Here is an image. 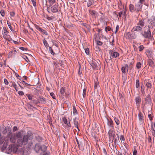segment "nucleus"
Listing matches in <instances>:
<instances>
[{
	"instance_id": "49530a36",
	"label": "nucleus",
	"mask_w": 155,
	"mask_h": 155,
	"mask_svg": "<svg viewBox=\"0 0 155 155\" xmlns=\"http://www.w3.org/2000/svg\"><path fill=\"white\" fill-rule=\"evenodd\" d=\"M97 45H102L103 44V43L102 42H101L100 41H97Z\"/></svg>"
},
{
	"instance_id": "4d7b16f0",
	"label": "nucleus",
	"mask_w": 155,
	"mask_h": 155,
	"mask_svg": "<svg viewBox=\"0 0 155 155\" xmlns=\"http://www.w3.org/2000/svg\"><path fill=\"white\" fill-rule=\"evenodd\" d=\"M10 15L11 16L13 17L14 16L15 13L14 12H12L10 13Z\"/></svg>"
},
{
	"instance_id": "864d4df0",
	"label": "nucleus",
	"mask_w": 155,
	"mask_h": 155,
	"mask_svg": "<svg viewBox=\"0 0 155 155\" xmlns=\"http://www.w3.org/2000/svg\"><path fill=\"white\" fill-rule=\"evenodd\" d=\"M119 29V26L118 25H117L116 28V30H115V34L117 32V31Z\"/></svg>"
},
{
	"instance_id": "0e129e2a",
	"label": "nucleus",
	"mask_w": 155,
	"mask_h": 155,
	"mask_svg": "<svg viewBox=\"0 0 155 155\" xmlns=\"http://www.w3.org/2000/svg\"><path fill=\"white\" fill-rule=\"evenodd\" d=\"M20 49L24 51L26 49L23 47H20Z\"/></svg>"
},
{
	"instance_id": "6ab92c4d",
	"label": "nucleus",
	"mask_w": 155,
	"mask_h": 155,
	"mask_svg": "<svg viewBox=\"0 0 155 155\" xmlns=\"http://www.w3.org/2000/svg\"><path fill=\"white\" fill-rule=\"evenodd\" d=\"M10 141L12 143H15V135L11 136L10 138Z\"/></svg>"
},
{
	"instance_id": "4c0bfd02",
	"label": "nucleus",
	"mask_w": 155,
	"mask_h": 155,
	"mask_svg": "<svg viewBox=\"0 0 155 155\" xmlns=\"http://www.w3.org/2000/svg\"><path fill=\"white\" fill-rule=\"evenodd\" d=\"M43 41V43H44V45L46 47H47H47L48 46V45L47 41L45 40V39Z\"/></svg>"
},
{
	"instance_id": "a18cd8bd",
	"label": "nucleus",
	"mask_w": 155,
	"mask_h": 155,
	"mask_svg": "<svg viewBox=\"0 0 155 155\" xmlns=\"http://www.w3.org/2000/svg\"><path fill=\"white\" fill-rule=\"evenodd\" d=\"M18 93L20 95L22 96L24 94V92L21 91H18Z\"/></svg>"
},
{
	"instance_id": "8fccbe9b",
	"label": "nucleus",
	"mask_w": 155,
	"mask_h": 155,
	"mask_svg": "<svg viewBox=\"0 0 155 155\" xmlns=\"http://www.w3.org/2000/svg\"><path fill=\"white\" fill-rule=\"evenodd\" d=\"M92 2L90 1H89L87 3V6L88 7L90 6Z\"/></svg>"
},
{
	"instance_id": "bf43d9fd",
	"label": "nucleus",
	"mask_w": 155,
	"mask_h": 155,
	"mask_svg": "<svg viewBox=\"0 0 155 155\" xmlns=\"http://www.w3.org/2000/svg\"><path fill=\"white\" fill-rule=\"evenodd\" d=\"M22 84H26L27 85H29L28 84L26 83L25 81H22Z\"/></svg>"
},
{
	"instance_id": "4be33fe9",
	"label": "nucleus",
	"mask_w": 155,
	"mask_h": 155,
	"mask_svg": "<svg viewBox=\"0 0 155 155\" xmlns=\"http://www.w3.org/2000/svg\"><path fill=\"white\" fill-rule=\"evenodd\" d=\"M113 122L112 120H107V124L108 125L110 126L112 128H114L113 126Z\"/></svg>"
},
{
	"instance_id": "b1692460",
	"label": "nucleus",
	"mask_w": 155,
	"mask_h": 155,
	"mask_svg": "<svg viewBox=\"0 0 155 155\" xmlns=\"http://www.w3.org/2000/svg\"><path fill=\"white\" fill-rule=\"evenodd\" d=\"M76 118H75V119H74V123L75 126L78 129V121L77 120H76Z\"/></svg>"
},
{
	"instance_id": "69168bd1",
	"label": "nucleus",
	"mask_w": 155,
	"mask_h": 155,
	"mask_svg": "<svg viewBox=\"0 0 155 155\" xmlns=\"http://www.w3.org/2000/svg\"><path fill=\"white\" fill-rule=\"evenodd\" d=\"M103 150L104 153L106 155L107 153L105 149L104 148L103 149Z\"/></svg>"
},
{
	"instance_id": "ea45409f",
	"label": "nucleus",
	"mask_w": 155,
	"mask_h": 155,
	"mask_svg": "<svg viewBox=\"0 0 155 155\" xmlns=\"http://www.w3.org/2000/svg\"><path fill=\"white\" fill-rule=\"evenodd\" d=\"M49 51L50 52V53L51 54H52L53 55H54V52L53 50H52V48L51 47H50L49 48Z\"/></svg>"
},
{
	"instance_id": "5fc2aeb1",
	"label": "nucleus",
	"mask_w": 155,
	"mask_h": 155,
	"mask_svg": "<svg viewBox=\"0 0 155 155\" xmlns=\"http://www.w3.org/2000/svg\"><path fill=\"white\" fill-rule=\"evenodd\" d=\"M27 96H28V99L30 100H32V97L31 95H29V94H27Z\"/></svg>"
},
{
	"instance_id": "052dcab7",
	"label": "nucleus",
	"mask_w": 155,
	"mask_h": 155,
	"mask_svg": "<svg viewBox=\"0 0 155 155\" xmlns=\"http://www.w3.org/2000/svg\"><path fill=\"white\" fill-rule=\"evenodd\" d=\"M25 58H24L25 59L26 61L27 62H28L29 61V60L28 59V58L26 56H25Z\"/></svg>"
},
{
	"instance_id": "473e14b6",
	"label": "nucleus",
	"mask_w": 155,
	"mask_h": 155,
	"mask_svg": "<svg viewBox=\"0 0 155 155\" xmlns=\"http://www.w3.org/2000/svg\"><path fill=\"white\" fill-rule=\"evenodd\" d=\"M126 68L125 67H123L121 68V71L122 73H126Z\"/></svg>"
},
{
	"instance_id": "58836bf2",
	"label": "nucleus",
	"mask_w": 155,
	"mask_h": 155,
	"mask_svg": "<svg viewBox=\"0 0 155 155\" xmlns=\"http://www.w3.org/2000/svg\"><path fill=\"white\" fill-rule=\"evenodd\" d=\"M114 120L117 125H118L120 124V122L118 119L115 118H114Z\"/></svg>"
},
{
	"instance_id": "9b49d317",
	"label": "nucleus",
	"mask_w": 155,
	"mask_h": 155,
	"mask_svg": "<svg viewBox=\"0 0 155 155\" xmlns=\"http://www.w3.org/2000/svg\"><path fill=\"white\" fill-rule=\"evenodd\" d=\"M51 9L53 12H58V5L56 4L51 6Z\"/></svg>"
},
{
	"instance_id": "1a4fd4ad",
	"label": "nucleus",
	"mask_w": 155,
	"mask_h": 155,
	"mask_svg": "<svg viewBox=\"0 0 155 155\" xmlns=\"http://www.w3.org/2000/svg\"><path fill=\"white\" fill-rule=\"evenodd\" d=\"M109 54L110 57L112 58H116L119 55V54L117 52L114 51L112 50L109 51Z\"/></svg>"
},
{
	"instance_id": "a19ab883",
	"label": "nucleus",
	"mask_w": 155,
	"mask_h": 155,
	"mask_svg": "<svg viewBox=\"0 0 155 155\" xmlns=\"http://www.w3.org/2000/svg\"><path fill=\"white\" fill-rule=\"evenodd\" d=\"M50 95L54 99H55V95L54 94V93L53 92L51 93H50Z\"/></svg>"
},
{
	"instance_id": "dca6fc26",
	"label": "nucleus",
	"mask_w": 155,
	"mask_h": 155,
	"mask_svg": "<svg viewBox=\"0 0 155 155\" xmlns=\"http://www.w3.org/2000/svg\"><path fill=\"white\" fill-rule=\"evenodd\" d=\"M37 29L39 31L42 32L43 34H44L46 35H48V33L46 31L43 29L42 28L38 27L37 28Z\"/></svg>"
},
{
	"instance_id": "4468645a",
	"label": "nucleus",
	"mask_w": 155,
	"mask_h": 155,
	"mask_svg": "<svg viewBox=\"0 0 155 155\" xmlns=\"http://www.w3.org/2000/svg\"><path fill=\"white\" fill-rule=\"evenodd\" d=\"M138 119L139 120L142 122L143 120V114L140 111L139 112Z\"/></svg>"
},
{
	"instance_id": "bb28decb",
	"label": "nucleus",
	"mask_w": 155,
	"mask_h": 155,
	"mask_svg": "<svg viewBox=\"0 0 155 155\" xmlns=\"http://www.w3.org/2000/svg\"><path fill=\"white\" fill-rule=\"evenodd\" d=\"M12 85L13 87H14L16 91L17 92L18 90V89L17 87V86L16 84L15 83H12Z\"/></svg>"
},
{
	"instance_id": "79ce46f5",
	"label": "nucleus",
	"mask_w": 155,
	"mask_h": 155,
	"mask_svg": "<svg viewBox=\"0 0 155 155\" xmlns=\"http://www.w3.org/2000/svg\"><path fill=\"white\" fill-rule=\"evenodd\" d=\"M111 29V28L110 27H106L105 29V30L107 32L108 31H110Z\"/></svg>"
},
{
	"instance_id": "3c124183",
	"label": "nucleus",
	"mask_w": 155,
	"mask_h": 155,
	"mask_svg": "<svg viewBox=\"0 0 155 155\" xmlns=\"http://www.w3.org/2000/svg\"><path fill=\"white\" fill-rule=\"evenodd\" d=\"M144 5H145V6L144 7V9H147L148 7V5L146 3H144Z\"/></svg>"
},
{
	"instance_id": "13d9d810",
	"label": "nucleus",
	"mask_w": 155,
	"mask_h": 155,
	"mask_svg": "<svg viewBox=\"0 0 155 155\" xmlns=\"http://www.w3.org/2000/svg\"><path fill=\"white\" fill-rule=\"evenodd\" d=\"M122 15H123V12H119V16L120 17H121V16Z\"/></svg>"
},
{
	"instance_id": "20e7f679",
	"label": "nucleus",
	"mask_w": 155,
	"mask_h": 155,
	"mask_svg": "<svg viewBox=\"0 0 155 155\" xmlns=\"http://www.w3.org/2000/svg\"><path fill=\"white\" fill-rule=\"evenodd\" d=\"M141 34L145 38H147L151 40L152 39V37L151 36L150 29L149 28L147 31H145V30H144V32L142 31Z\"/></svg>"
},
{
	"instance_id": "f257e3e1",
	"label": "nucleus",
	"mask_w": 155,
	"mask_h": 155,
	"mask_svg": "<svg viewBox=\"0 0 155 155\" xmlns=\"http://www.w3.org/2000/svg\"><path fill=\"white\" fill-rule=\"evenodd\" d=\"M47 150L46 146L41 145L39 144L35 145V150L37 153H39L40 155H46L47 153L46 152Z\"/></svg>"
},
{
	"instance_id": "6e6d98bb",
	"label": "nucleus",
	"mask_w": 155,
	"mask_h": 155,
	"mask_svg": "<svg viewBox=\"0 0 155 155\" xmlns=\"http://www.w3.org/2000/svg\"><path fill=\"white\" fill-rule=\"evenodd\" d=\"M148 117L150 120H152L153 118L151 114L148 115Z\"/></svg>"
},
{
	"instance_id": "c9c22d12",
	"label": "nucleus",
	"mask_w": 155,
	"mask_h": 155,
	"mask_svg": "<svg viewBox=\"0 0 155 155\" xmlns=\"http://www.w3.org/2000/svg\"><path fill=\"white\" fill-rule=\"evenodd\" d=\"M145 0H139V1L138 2L139 3H140L141 4L143 5V4H144V3H146L145 2Z\"/></svg>"
},
{
	"instance_id": "c85d7f7f",
	"label": "nucleus",
	"mask_w": 155,
	"mask_h": 155,
	"mask_svg": "<svg viewBox=\"0 0 155 155\" xmlns=\"http://www.w3.org/2000/svg\"><path fill=\"white\" fill-rule=\"evenodd\" d=\"M140 85L139 81L137 79L136 81L135 86L136 88H138Z\"/></svg>"
},
{
	"instance_id": "393cba45",
	"label": "nucleus",
	"mask_w": 155,
	"mask_h": 155,
	"mask_svg": "<svg viewBox=\"0 0 155 155\" xmlns=\"http://www.w3.org/2000/svg\"><path fill=\"white\" fill-rule=\"evenodd\" d=\"M65 91V89L64 87H63L61 88L60 91V93L61 94H63L64 93Z\"/></svg>"
},
{
	"instance_id": "774afa93",
	"label": "nucleus",
	"mask_w": 155,
	"mask_h": 155,
	"mask_svg": "<svg viewBox=\"0 0 155 155\" xmlns=\"http://www.w3.org/2000/svg\"><path fill=\"white\" fill-rule=\"evenodd\" d=\"M47 90L49 91L50 90V88L48 87H47Z\"/></svg>"
},
{
	"instance_id": "cd10ccee",
	"label": "nucleus",
	"mask_w": 155,
	"mask_h": 155,
	"mask_svg": "<svg viewBox=\"0 0 155 155\" xmlns=\"http://www.w3.org/2000/svg\"><path fill=\"white\" fill-rule=\"evenodd\" d=\"M142 65V64L140 62H138L136 64V67L137 68L139 69L140 68Z\"/></svg>"
},
{
	"instance_id": "0eeeda50",
	"label": "nucleus",
	"mask_w": 155,
	"mask_h": 155,
	"mask_svg": "<svg viewBox=\"0 0 155 155\" xmlns=\"http://www.w3.org/2000/svg\"><path fill=\"white\" fill-rule=\"evenodd\" d=\"M8 32L7 30L5 27H4L2 31V34L3 37L5 39H9V38L10 37L9 35H8Z\"/></svg>"
},
{
	"instance_id": "c756f323",
	"label": "nucleus",
	"mask_w": 155,
	"mask_h": 155,
	"mask_svg": "<svg viewBox=\"0 0 155 155\" xmlns=\"http://www.w3.org/2000/svg\"><path fill=\"white\" fill-rule=\"evenodd\" d=\"M7 23L8 27L12 31H13V30L12 29V26H11V23H10V22L7 21Z\"/></svg>"
},
{
	"instance_id": "2f4dec72",
	"label": "nucleus",
	"mask_w": 155,
	"mask_h": 155,
	"mask_svg": "<svg viewBox=\"0 0 155 155\" xmlns=\"http://www.w3.org/2000/svg\"><path fill=\"white\" fill-rule=\"evenodd\" d=\"M99 84L98 83V82L97 81H95L94 85V87L95 89H97V88L98 87Z\"/></svg>"
},
{
	"instance_id": "603ef678",
	"label": "nucleus",
	"mask_w": 155,
	"mask_h": 155,
	"mask_svg": "<svg viewBox=\"0 0 155 155\" xmlns=\"http://www.w3.org/2000/svg\"><path fill=\"white\" fill-rule=\"evenodd\" d=\"M1 15L3 16H4L5 15V12L3 10H1L0 12Z\"/></svg>"
},
{
	"instance_id": "37998d69",
	"label": "nucleus",
	"mask_w": 155,
	"mask_h": 155,
	"mask_svg": "<svg viewBox=\"0 0 155 155\" xmlns=\"http://www.w3.org/2000/svg\"><path fill=\"white\" fill-rule=\"evenodd\" d=\"M85 52L87 54H89V49L88 48H86L85 49Z\"/></svg>"
},
{
	"instance_id": "09e8293b",
	"label": "nucleus",
	"mask_w": 155,
	"mask_h": 155,
	"mask_svg": "<svg viewBox=\"0 0 155 155\" xmlns=\"http://www.w3.org/2000/svg\"><path fill=\"white\" fill-rule=\"evenodd\" d=\"M4 82L5 84L6 85H8V81L6 79H4Z\"/></svg>"
},
{
	"instance_id": "72a5a7b5",
	"label": "nucleus",
	"mask_w": 155,
	"mask_h": 155,
	"mask_svg": "<svg viewBox=\"0 0 155 155\" xmlns=\"http://www.w3.org/2000/svg\"><path fill=\"white\" fill-rule=\"evenodd\" d=\"M144 47L143 45H141L139 47V51H142L144 49Z\"/></svg>"
},
{
	"instance_id": "a211bd4d",
	"label": "nucleus",
	"mask_w": 155,
	"mask_h": 155,
	"mask_svg": "<svg viewBox=\"0 0 155 155\" xmlns=\"http://www.w3.org/2000/svg\"><path fill=\"white\" fill-rule=\"evenodd\" d=\"M135 101L136 104L137 105H139L141 102V99L140 97L139 96L137 97L135 99Z\"/></svg>"
},
{
	"instance_id": "39448f33",
	"label": "nucleus",
	"mask_w": 155,
	"mask_h": 155,
	"mask_svg": "<svg viewBox=\"0 0 155 155\" xmlns=\"http://www.w3.org/2000/svg\"><path fill=\"white\" fill-rule=\"evenodd\" d=\"M90 64L94 69H98L99 67V64L98 61L95 59H93L90 62Z\"/></svg>"
},
{
	"instance_id": "e433bc0d",
	"label": "nucleus",
	"mask_w": 155,
	"mask_h": 155,
	"mask_svg": "<svg viewBox=\"0 0 155 155\" xmlns=\"http://www.w3.org/2000/svg\"><path fill=\"white\" fill-rule=\"evenodd\" d=\"M86 89H84L83 90V97H84L86 96Z\"/></svg>"
},
{
	"instance_id": "f704fd0d",
	"label": "nucleus",
	"mask_w": 155,
	"mask_h": 155,
	"mask_svg": "<svg viewBox=\"0 0 155 155\" xmlns=\"http://www.w3.org/2000/svg\"><path fill=\"white\" fill-rule=\"evenodd\" d=\"M120 139L122 142H124L125 140L124 138L123 135H121L120 137Z\"/></svg>"
},
{
	"instance_id": "7c9ffc66",
	"label": "nucleus",
	"mask_w": 155,
	"mask_h": 155,
	"mask_svg": "<svg viewBox=\"0 0 155 155\" xmlns=\"http://www.w3.org/2000/svg\"><path fill=\"white\" fill-rule=\"evenodd\" d=\"M146 86L149 88H150L151 87L152 85L150 82H147L146 84Z\"/></svg>"
},
{
	"instance_id": "7ed1b4c3",
	"label": "nucleus",
	"mask_w": 155,
	"mask_h": 155,
	"mask_svg": "<svg viewBox=\"0 0 155 155\" xmlns=\"http://www.w3.org/2000/svg\"><path fill=\"white\" fill-rule=\"evenodd\" d=\"M146 26H144V23L143 21L140 20L137 24V25L134 26L133 28V31H136L139 32H141L142 29L145 28Z\"/></svg>"
},
{
	"instance_id": "f3484780",
	"label": "nucleus",
	"mask_w": 155,
	"mask_h": 155,
	"mask_svg": "<svg viewBox=\"0 0 155 155\" xmlns=\"http://www.w3.org/2000/svg\"><path fill=\"white\" fill-rule=\"evenodd\" d=\"M145 101L146 103L150 104L151 102V99L150 95H148L145 98Z\"/></svg>"
},
{
	"instance_id": "ddd939ff",
	"label": "nucleus",
	"mask_w": 155,
	"mask_h": 155,
	"mask_svg": "<svg viewBox=\"0 0 155 155\" xmlns=\"http://www.w3.org/2000/svg\"><path fill=\"white\" fill-rule=\"evenodd\" d=\"M90 14L93 17H95L98 15L97 13L95 11L91 10L89 11Z\"/></svg>"
},
{
	"instance_id": "5701e85b",
	"label": "nucleus",
	"mask_w": 155,
	"mask_h": 155,
	"mask_svg": "<svg viewBox=\"0 0 155 155\" xmlns=\"http://www.w3.org/2000/svg\"><path fill=\"white\" fill-rule=\"evenodd\" d=\"M73 114L75 115L78 114L77 111L74 106H73Z\"/></svg>"
},
{
	"instance_id": "e2e57ef3",
	"label": "nucleus",
	"mask_w": 155,
	"mask_h": 155,
	"mask_svg": "<svg viewBox=\"0 0 155 155\" xmlns=\"http://www.w3.org/2000/svg\"><path fill=\"white\" fill-rule=\"evenodd\" d=\"M127 10L126 9L124 10V12H123V15H125L126 13Z\"/></svg>"
},
{
	"instance_id": "aec40b11",
	"label": "nucleus",
	"mask_w": 155,
	"mask_h": 155,
	"mask_svg": "<svg viewBox=\"0 0 155 155\" xmlns=\"http://www.w3.org/2000/svg\"><path fill=\"white\" fill-rule=\"evenodd\" d=\"M48 1L49 4V6L50 7L56 4L55 0H48Z\"/></svg>"
},
{
	"instance_id": "f03ea898",
	"label": "nucleus",
	"mask_w": 155,
	"mask_h": 155,
	"mask_svg": "<svg viewBox=\"0 0 155 155\" xmlns=\"http://www.w3.org/2000/svg\"><path fill=\"white\" fill-rule=\"evenodd\" d=\"M30 132H28L27 135H24L23 138L19 139L17 141L18 146L20 147L22 146L23 145H25L28 142V138L29 136V134Z\"/></svg>"
},
{
	"instance_id": "2eb2a0df",
	"label": "nucleus",
	"mask_w": 155,
	"mask_h": 155,
	"mask_svg": "<svg viewBox=\"0 0 155 155\" xmlns=\"http://www.w3.org/2000/svg\"><path fill=\"white\" fill-rule=\"evenodd\" d=\"M62 120L64 123L66 124L68 127H71V125L70 122H68L67 120L65 117L63 118Z\"/></svg>"
},
{
	"instance_id": "423d86ee",
	"label": "nucleus",
	"mask_w": 155,
	"mask_h": 155,
	"mask_svg": "<svg viewBox=\"0 0 155 155\" xmlns=\"http://www.w3.org/2000/svg\"><path fill=\"white\" fill-rule=\"evenodd\" d=\"M146 54L148 58L153 59L155 57V51L147 50L146 51Z\"/></svg>"
},
{
	"instance_id": "a878e982",
	"label": "nucleus",
	"mask_w": 155,
	"mask_h": 155,
	"mask_svg": "<svg viewBox=\"0 0 155 155\" xmlns=\"http://www.w3.org/2000/svg\"><path fill=\"white\" fill-rule=\"evenodd\" d=\"M148 63L149 64L150 66L153 65L154 64L153 62L151 59H149L148 61Z\"/></svg>"
},
{
	"instance_id": "9d476101",
	"label": "nucleus",
	"mask_w": 155,
	"mask_h": 155,
	"mask_svg": "<svg viewBox=\"0 0 155 155\" xmlns=\"http://www.w3.org/2000/svg\"><path fill=\"white\" fill-rule=\"evenodd\" d=\"M109 137L110 139H114V128L110 130L108 132Z\"/></svg>"
},
{
	"instance_id": "f8f14e48",
	"label": "nucleus",
	"mask_w": 155,
	"mask_h": 155,
	"mask_svg": "<svg viewBox=\"0 0 155 155\" xmlns=\"http://www.w3.org/2000/svg\"><path fill=\"white\" fill-rule=\"evenodd\" d=\"M130 11L132 12H136V9L135 8V6H134V5L131 4H130L129 7Z\"/></svg>"
},
{
	"instance_id": "de8ad7c7",
	"label": "nucleus",
	"mask_w": 155,
	"mask_h": 155,
	"mask_svg": "<svg viewBox=\"0 0 155 155\" xmlns=\"http://www.w3.org/2000/svg\"><path fill=\"white\" fill-rule=\"evenodd\" d=\"M137 151L135 148L134 149L133 155H137Z\"/></svg>"
},
{
	"instance_id": "c03bdc74",
	"label": "nucleus",
	"mask_w": 155,
	"mask_h": 155,
	"mask_svg": "<svg viewBox=\"0 0 155 155\" xmlns=\"http://www.w3.org/2000/svg\"><path fill=\"white\" fill-rule=\"evenodd\" d=\"M31 2H32L33 6L34 7L36 6V3L35 0H31Z\"/></svg>"
},
{
	"instance_id": "6e6552de",
	"label": "nucleus",
	"mask_w": 155,
	"mask_h": 155,
	"mask_svg": "<svg viewBox=\"0 0 155 155\" xmlns=\"http://www.w3.org/2000/svg\"><path fill=\"white\" fill-rule=\"evenodd\" d=\"M136 9V12L138 13L139 11H141L143 6V5L138 2L135 5Z\"/></svg>"
},
{
	"instance_id": "680f3d73",
	"label": "nucleus",
	"mask_w": 155,
	"mask_h": 155,
	"mask_svg": "<svg viewBox=\"0 0 155 155\" xmlns=\"http://www.w3.org/2000/svg\"><path fill=\"white\" fill-rule=\"evenodd\" d=\"M17 130V127H14L13 130L14 131H15Z\"/></svg>"
},
{
	"instance_id": "338daca9",
	"label": "nucleus",
	"mask_w": 155,
	"mask_h": 155,
	"mask_svg": "<svg viewBox=\"0 0 155 155\" xmlns=\"http://www.w3.org/2000/svg\"><path fill=\"white\" fill-rule=\"evenodd\" d=\"M76 141H77V143L78 144V146L79 147H80V143H79L78 140L77 139V140H76Z\"/></svg>"
},
{
	"instance_id": "412c9836",
	"label": "nucleus",
	"mask_w": 155,
	"mask_h": 155,
	"mask_svg": "<svg viewBox=\"0 0 155 155\" xmlns=\"http://www.w3.org/2000/svg\"><path fill=\"white\" fill-rule=\"evenodd\" d=\"M39 101L41 103H44L46 102L45 99L43 97H40Z\"/></svg>"
}]
</instances>
